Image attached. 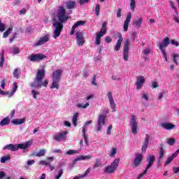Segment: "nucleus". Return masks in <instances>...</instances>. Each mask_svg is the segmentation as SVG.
Masks as SVG:
<instances>
[{"mask_svg": "<svg viewBox=\"0 0 179 179\" xmlns=\"http://www.w3.org/2000/svg\"><path fill=\"white\" fill-rule=\"evenodd\" d=\"M71 11L69 13H67L65 10V8L64 6H61L58 8L57 11V15L54 18V31H53V35L52 37L56 40V38H58L59 36H61V31H62V29L64 27V25H62V23L64 22H66L68 19H69V17L68 15H70Z\"/></svg>", "mask_w": 179, "mask_h": 179, "instance_id": "obj_1", "label": "nucleus"}, {"mask_svg": "<svg viewBox=\"0 0 179 179\" xmlns=\"http://www.w3.org/2000/svg\"><path fill=\"white\" fill-rule=\"evenodd\" d=\"M31 145H33V141H28L27 142H24L23 143H20V144L6 145L3 148V150H11V152H16V150H19V149H23L24 150H26V149H29V148H30Z\"/></svg>", "mask_w": 179, "mask_h": 179, "instance_id": "obj_2", "label": "nucleus"}, {"mask_svg": "<svg viewBox=\"0 0 179 179\" xmlns=\"http://www.w3.org/2000/svg\"><path fill=\"white\" fill-rule=\"evenodd\" d=\"M45 75V71H44V69L38 70L36 74V80L31 84V87H34V89L37 87H41L42 85L44 86V87H47L48 81L45 80L43 83V78H44Z\"/></svg>", "mask_w": 179, "mask_h": 179, "instance_id": "obj_3", "label": "nucleus"}, {"mask_svg": "<svg viewBox=\"0 0 179 179\" xmlns=\"http://www.w3.org/2000/svg\"><path fill=\"white\" fill-rule=\"evenodd\" d=\"M61 75H62V71L57 69L52 73V83L50 86V89H59V82H61Z\"/></svg>", "mask_w": 179, "mask_h": 179, "instance_id": "obj_4", "label": "nucleus"}, {"mask_svg": "<svg viewBox=\"0 0 179 179\" xmlns=\"http://www.w3.org/2000/svg\"><path fill=\"white\" fill-rule=\"evenodd\" d=\"M106 33H107V22H104L102 24V27L100 31H98L96 34V38L94 42L95 45H100V44H101V37H103Z\"/></svg>", "mask_w": 179, "mask_h": 179, "instance_id": "obj_5", "label": "nucleus"}, {"mask_svg": "<svg viewBox=\"0 0 179 179\" xmlns=\"http://www.w3.org/2000/svg\"><path fill=\"white\" fill-rule=\"evenodd\" d=\"M130 127L131 128V132L134 135L138 134V116L132 115L130 120Z\"/></svg>", "mask_w": 179, "mask_h": 179, "instance_id": "obj_6", "label": "nucleus"}, {"mask_svg": "<svg viewBox=\"0 0 179 179\" xmlns=\"http://www.w3.org/2000/svg\"><path fill=\"white\" fill-rule=\"evenodd\" d=\"M51 35L50 34H45L39 38V39L33 45V47H40V45H44L46 43L50 41Z\"/></svg>", "mask_w": 179, "mask_h": 179, "instance_id": "obj_7", "label": "nucleus"}, {"mask_svg": "<svg viewBox=\"0 0 179 179\" xmlns=\"http://www.w3.org/2000/svg\"><path fill=\"white\" fill-rule=\"evenodd\" d=\"M119 164L120 158H116L110 166H106L105 169V173H108L109 174L114 173V171H115V170H117V169L118 168Z\"/></svg>", "mask_w": 179, "mask_h": 179, "instance_id": "obj_8", "label": "nucleus"}, {"mask_svg": "<svg viewBox=\"0 0 179 179\" xmlns=\"http://www.w3.org/2000/svg\"><path fill=\"white\" fill-rule=\"evenodd\" d=\"M66 135H68V131H61L53 136V138L56 142H62V141H66Z\"/></svg>", "mask_w": 179, "mask_h": 179, "instance_id": "obj_9", "label": "nucleus"}, {"mask_svg": "<svg viewBox=\"0 0 179 179\" xmlns=\"http://www.w3.org/2000/svg\"><path fill=\"white\" fill-rule=\"evenodd\" d=\"M106 124V115L101 114L99 116L97 120V126L96 129L97 131H101V129Z\"/></svg>", "mask_w": 179, "mask_h": 179, "instance_id": "obj_10", "label": "nucleus"}, {"mask_svg": "<svg viewBox=\"0 0 179 179\" xmlns=\"http://www.w3.org/2000/svg\"><path fill=\"white\" fill-rule=\"evenodd\" d=\"M92 120H89L87 122H86L83 127V136L84 138V141L87 145V146H89V141H87V136L86 135V131H87V128L89 127V125H90V124H92Z\"/></svg>", "mask_w": 179, "mask_h": 179, "instance_id": "obj_11", "label": "nucleus"}, {"mask_svg": "<svg viewBox=\"0 0 179 179\" xmlns=\"http://www.w3.org/2000/svg\"><path fill=\"white\" fill-rule=\"evenodd\" d=\"M76 38L79 47H82L85 44V37H83V33L82 31H78L76 33Z\"/></svg>", "mask_w": 179, "mask_h": 179, "instance_id": "obj_12", "label": "nucleus"}, {"mask_svg": "<svg viewBox=\"0 0 179 179\" xmlns=\"http://www.w3.org/2000/svg\"><path fill=\"white\" fill-rule=\"evenodd\" d=\"M170 44V38L169 37H166L164 38L162 43H159L158 47L162 52H166V48L169 46Z\"/></svg>", "mask_w": 179, "mask_h": 179, "instance_id": "obj_13", "label": "nucleus"}, {"mask_svg": "<svg viewBox=\"0 0 179 179\" xmlns=\"http://www.w3.org/2000/svg\"><path fill=\"white\" fill-rule=\"evenodd\" d=\"M145 77L143 76H139L136 78V90H141L142 87H143V85L145 84Z\"/></svg>", "mask_w": 179, "mask_h": 179, "instance_id": "obj_14", "label": "nucleus"}, {"mask_svg": "<svg viewBox=\"0 0 179 179\" xmlns=\"http://www.w3.org/2000/svg\"><path fill=\"white\" fill-rule=\"evenodd\" d=\"M44 58H47L45 55L43 54L39 53V54H36V55H31L29 57L30 61L32 62H34L36 61H41V59H44Z\"/></svg>", "mask_w": 179, "mask_h": 179, "instance_id": "obj_15", "label": "nucleus"}, {"mask_svg": "<svg viewBox=\"0 0 179 179\" xmlns=\"http://www.w3.org/2000/svg\"><path fill=\"white\" fill-rule=\"evenodd\" d=\"M108 99L109 100L110 108H112V111L114 113L115 111V108H117V106L115 105V102L114 101V98L113 97V92H108Z\"/></svg>", "mask_w": 179, "mask_h": 179, "instance_id": "obj_16", "label": "nucleus"}, {"mask_svg": "<svg viewBox=\"0 0 179 179\" xmlns=\"http://www.w3.org/2000/svg\"><path fill=\"white\" fill-rule=\"evenodd\" d=\"M170 6L175 10V15H173V20L176 23L179 24V17H178V12L177 11V8L174 6V2L173 1H169Z\"/></svg>", "mask_w": 179, "mask_h": 179, "instance_id": "obj_17", "label": "nucleus"}, {"mask_svg": "<svg viewBox=\"0 0 179 179\" xmlns=\"http://www.w3.org/2000/svg\"><path fill=\"white\" fill-rule=\"evenodd\" d=\"M142 159H143V157L141 154L136 155V157L133 162V167H134V169H136V167H139L141 164V162H142Z\"/></svg>", "mask_w": 179, "mask_h": 179, "instance_id": "obj_18", "label": "nucleus"}, {"mask_svg": "<svg viewBox=\"0 0 179 179\" xmlns=\"http://www.w3.org/2000/svg\"><path fill=\"white\" fill-rule=\"evenodd\" d=\"M131 19H132V14L128 13L124 23V31H128V26H129V23H131Z\"/></svg>", "mask_w": 179, "mask_h": 179, "instance_id": "obj_19", "label": "nucleus"}, {"mask_svg": "<svg viewBox=\"0 0 179 179\" xmlns=\"http://www.w3.org/2000/svg\"><path fill=\"white\" fill-rule=\"evenodd\" d=\"M150 141V136L148 134L145 135L144 144L141 148L142 152H146L148 147L149 146V142Z\"/></svg>", "mask_w": 179, "mask_h": 179, "instance_id": "obj_20", "label": "nucleus"}, {"mask_svg": "<svg viewBox=\"0 0 179 179\" xmlns=\"http://www.w3.org/2000/svg\"><path fill=\"white\" fill-rule=\"evenodd\" d=\"M85 24H86L85 21L80 20L76 22V24L71 28V36L75 34V29H76V27H78V26H85Z\"/></svg>", "mask_w": 179, "mask_h": 179, "instance_id": "obj_21", "label": "nucleus"}, {"mask_svg": "<svg viewBox=\"0 0 179 179\" xmlns=\"http://www.w3.org/2000/svg\"><path fill=\"white\" fill-rule=\"evenodd\" d=\"M122 41H124V38H122V35H120L119 36V39L117 40L115 46L114 47V51H120Z\"/></svg>", "mask_w": 179, "mask_h": 179, "instance_id": "obj_22", "label": "nucleus"}, {"mask_svg": "<svg viewBox=\"0 0 179 179\" xmlns=\"http://www.w3.org/2000/svg\"><path fill=\"white\" fill-rule=\"evenodd\" d=\"M147 162H148V165L146 169L149 170L153 166V163H155V155H150L147 159Z\"/></svg>", "mask_w": 179, "mask_h": 179, "instance_id": "obj_23", "label": "nucleus"}, {"mask_svg": "<svg viewBox=\"0 0 179 179\" xmlns=\"http://www.w3.org/2000/svg\"><path fill=\"white\" fill-rule=\"evenodd\" d=\"M26 122V117H23L22 119H14L11 121V124L14 125H22V124H24Z\"/></svg>", "mask_w": 179, "mask_h": 179, "instance_id": "obj_24", "label": "nucleus"}, {"mask_svg": "<svg viewBox=\"0 0 179 179\" xmlns=\"http://www.w3.org/2000/svg\"><path fill=\"white\" fill-rule=\"evenodd\" d=\"M161 127L164 128V129H173V128H176V125L171 123H162Z\"/></svg>", "mask_w": 179, "mask_h": 179, "instance_id": "obj_25", "label": "nucleus"}, {"mask_svg": "<svg viewBox=\"0 0 179 179\" xmlns=\"http://www.w3.org/2000/svg\"><path fill=\"white\" fill-rule=\"evenodd\" d=\"M76 3H75V1L70 0L69 1L66 2V6L67 8V9H73V8H75Z\"/></svg>", "mask_w": 179, "mask_h": 179, "instance_id": "obj_26", "label": "nucleus"}, {"mask_svg": "<svg viewBox=\"0 0 179 179\" xmlns=\"http://www.w3.org/2000/svg\"><path fill=\"white\" fill-rule=\"evenodd\" d=\"M13 31V26H10L7 31H6L3 34V38H6V37H8V36H9V34H10V33H12V31Z\"/></svg>", "mask_w": 179, "mask_h": 179, "instance_id": "obj_27", "label": "nucleus"}, {"mask_svg": "<svg viewBox=\"0 0 179 179\" xmlns=\"http://www.w3.org/2000/svg\"><path fill=\"white\" fill-rule=\"evenodd\" d=\"M129 58V50L123 49V59L124 61H128Z\"/></svg>", "mask_w": 179, "mask_h": 179, "instance_id": "obj_28", "label": "nucleus"}, {"mask_svg": "<svg viewBox=\"0 0 179 179\" xmlns=\"http://www.w3.org/2000/svg\"><path fill=\"white\" fill-rule=\"evenodd\" d=\"M10 122V120H9L8 117H6L1 121L0 125L1 127H5V125H8Z\"/></svg>", "mask_w": 179, "mask_h": 179, "instance_id": "obj_29", "label": "nucleus"}, {"mask_svg": "<svg viewBox=\"0 0 179 179\" xmlns=\"http://www.w3.org/2000/svg\"><path fill=\"white\" fill-rule=\"evenodd\" d=\"M79 117V113H76L72 118V122H73V124L74 125V127H76V125H78V117Z\"/></svg>", "mask_w": 179, "mask_h": 179, "instance_id": "obj_30", "label": "nucleus"}, {"mask_svg": "<svg viewBox=\"0 0 179 179\" xmlns=\"http://www.w3.org/2000/svg\"><path fill=\"white\" fill-rule=\"evenodd\" d=\"M79 117V113H76L72 118V122H73V124L74 125V127H76V125H78V117Z\"/></svg>", "mask_w": 179, "mask_h": 179, "instance_id": "obj_31", "label": "nucleus"}, {"mask_svg": "<svg viewBox=\"0 0 179 179\" xmlns=\"http://www.w3.org/2000/svg\"><path fill=\"white\" fill-rule=\"evenodd\" d=\"M172 57H173V63L176 64V65H178V59H179L178 53H173L172 55Z\"/></svg>", "mask_w": 179, "mask_h": 179, "instance_id": "obj_32", "label": "nucleus"}, {"mask_svg": "<svg viewBox=\"0 0 179 179\" xmlns=\"http://www.w3.org/2000/svg\"><path fill=\"white\" fill-rule=\"evenodd\" d=\"M5 52L2 51L0 54V58H1V61H0V66L1 68H2L3 66V62H5Z\"/></svg>", "mask_w": 179, "mask_h": 179, "instance_id": "obj_33", "label": "nucleus"}, {"mask_svg": "<svg viewBox=\"0 0 179 179\" xmlns=\"http://www.w3.org/2000/svg\"><path fill=\"white\" fill-rule=\"evenodd\" d=\"M47 160L48 162H50L49 165H48V166H49L50 171H52V170H54L55 167L52 165H51V163H52V162H54V157H48Z\"/></svg>", "mask_w": 179, "mask_h": 179, "instance_id": "obj_34", "label": "nucleus"}, {"mask_svg": "<svg viewBox=\"0 0 179 179\" xmlns=\"http://www.w3.org/2000/svg\"><path fill=\"white\" fill-rule=\"evenodd\" d=\"M143 19L142 18H138V20H136L134 21V24H136V27H137V29H140L141 26L142 25V22H143Z\"/></svg>", "mask_w": 179, "mask_h": 179, "instance_id": "obj_35", "label": "nucleus"}, {"mask_svg": "<svg viewBox=\"0 0 179 179\" xmlns=\"http://www.w3.org/2000/svg\"><path fill=\"white\" fill-rule=\"evenodd\" d=\"M101 166V159H96L95 162L94 164V169H97Z\"/></svg>", "mask_w": 179, "mask_h": 179, "instance_id": "obj_36", "label": "nucleus"}, {"mask_svg": "<svg viewBox=\"0 0 179 179\" xmlns=\"http://www.w3.org/2000/svg\"><path fill=\"white\" fill-rule=\"evenodd\" d=\"M90 103L89 102H87L85 104L83 103H78L76 105L77 108H87L89 107Z\"/></svg>", "mask_w": 179, "mask_h": 179, "instance_id": "obj_37", "label": "nucleus"}, {"mask_svg": "<svg viewBox=\"0 0 179 179\" xmlns=\"http://www.w3.org/2000/svg\"><path fill=\"white\" fill-rule=\"evenodd\" d=\"M117 155V148H113L110 150V152L109 153L110 157H114Z\"/></svg>", "mask_w": 179, "mask_h": 179, "instance_id": "obj_38", "label": "nucleus"}, {"mask_svg": "<svg viewBox=\"0 0 179 179\" xmlns=\"http://www.w3.org/2000/svg\"><path fill=\"white\" fill-rule=\"evenodd\" d=\"M79 154V150H69L66 152V155L71 156V155H78Z\"/></svg>", "mask_w": 179, "mask_h": 179, "instance_id": "obj_39", "label": "nucleus"}, {"mask_svg": "<svg viewBox=\"0 0 179 179\" xmlns=\"http://www.w3.org/2000/svg\"><path fill=\"white\" fill-rule=\"evenodd\" d=\"M19 52H20L19 48L13 47L11 48V54H13V55H16V54H19Z\"/></svg>", "mask_w": 179, "mask_h": 179, "instance_id": "obj_40", "label": "nucleus"}, {"mask_svg": "<svg viewBox=\"0 0 179 179\" xmlns=\"http://www.w3.org/2000/svg\"><path fill=\"white\" fill-rule=\"evenodd\" d=\"M83 160V155H80L79 157H76L73 162V164H76L78 162H82Z\"/></svg>", "mask_w": 179, "mask_h": 179, "instance_id": "obj_41", "label": "nucleus"}, {"mask_svg": "<svg viewBox=\"0 0 179 179\" xmlns=\"http://www.w3.org/2000/svg\"><path fill=\"white\" fill-rule=\"evenodd\" d=\"M45 155V150H41L39 152L35 154L37 157H41V156H44Z\"/></svg>", "mask_w": 179, "mask_h": 179, "instance_id": "obj_42", "label": "nucleus"}, {"mask_svg": "<svg viewBox=\"0 0 179 179\" xmlns=\"http://www.w3.org/2000/svg\"><path fill=\"white\" fill-rule=\"evenodd\" d=\"M164 156V150H163V146H161L159 152V159H162Z\"/></svg>", "mask_w": 179, "mask_h": 179, "instance_id": "obj_43", "label": "nucleus"}, {"mask_svg": "<svg viewBox=\"0 0 179 179\" xmlns=\"http://www.w3.org/2000/svg\"><path fill=\"white\" fill-rule=\"evenodd\" d=\"M10 159V156H5L1 158V163H5L6 162H8Z\"/></svg>", "mask_w": 179, "mask_h": 179, "instance_id": "obj_44", "label": "nucleus"}, {"mask_svg": "<svg viewBox=\"0 0 179 179\" xmlns=\"http://www.w3.org/2000/svg\"><path fill=\"white\" fill-rule=\"evenodd\" d=\"M95 15L99 16L100 15V5L96 4L95 6Z\"/></svg>", "mask_w": 179, "mask_h": 179, "instance_id": "obj_45", "label": "nucleus"}, {"mask_svg": "<svg viewBox=\"0 0 179 179\" xmlns=\"http://www.w3.org/2000/svg\"><path fill=\"white\" fill-rule=\"evenodd\" d=\"M50 161H44V160H41L39 162V164H41V166H48L50 165Z\"/></svg>", "mask_w": 179, "mask_h": 179, "instance_id": "obj_46", "label": "nucleus"}, {"mask_svg": "<svg viewBox=\"0 0 179 179\" xmlns=\"http://www.w3.org/2000/svg\"><path fill=\"white\" fill-rule=\"evenodd\" d=\"M40 94V92L38 91H36L34 90H32V96L34 99H37V96Z\"/></svg>", "mask_w": 179, "mask_h": 179, "instance_id": "obj_47", "label": "nucleus"}, {"mask_svg": "<svg viewBox=\"0 0 179 179\" xmlns=\"http://www.w3.org/2000/svg\"><path fill=\"white\" fill-rule=\"evenodd\" d=\"M123 50H129V40L125 41Z\"/></svg>", "mask_w": 179, "mask_h": 179, "instance_id": "obj_48", "label": "nucleus"}, {"mask_svg": "<svg viewBox=\"0 0 179 179\" xmlns=\"http://www.w3.org/2000/svg\"><path fill=\"white\" fill-rule=\"evenodd\" d=\"M130 9L131 10H135V0H131Z\"/></svg>", "mask_w": 179, "mask_h": 179, "instance_id": "obj_49", "label": "nucleus"}, {"mask_svg": "<svg viewBox=\"0 0 179 179\" xmlns=\"http://www.w3.org/2000/svg\"><path fill=\"white\" fill-rule=\"evenodd\" d=\"M148 169H145V171L143 173H140L138 176L137 178L138 179L142 178V177H143L148 173Z\"/></svg>", "mask_w": 179, "mask_h": 179, "instance_id": "obj_50", "label": "nucleus"}, {"mask_svg": "<svg viewBox=\"0 0 179 179\" xmlns=\"http://www.w3.org/2000/svg\"><path fill=\"white\" fill-rule=\"evenodd\" d=\"M90 170L91 169L90 168H88L86 171L85 172V173L83 175H81L80 176V177L83 178H85V177H87V174H89V173H90Z\"/></svg>", "mask_w": 179, "mask_h": 179, "instance_id": "obj_51", "label": "nucleus"}, {"mask_svg": "<svg viewBox=\"0 0 179 179\" xmlns=\"http://www.w3.org/2000/svg\"><path fill=\"white\" fill-rule=\"evenodd\" d=\"M6 27L5 26V24L2 23V22L0 20V31H5V29Z\"/></svg>", "mask_w": 179, "mask_h": 179, "instance_id": "obj_52", "label": "nucleus"}, {"mask_svg": "<svg viewBox=\"0 0 179 179\" xmlns=\"http://www.w3.org/2000/svg\"><path fill=\"white\" fill-rule=\"evenodd\" d=\"M64 173V171L62 169L59 170L58 172V175L55 176V179H59L61 178V176Z\"/></svg>", "mask_w": 179, "mask_h": 179, "instance_id": "obj_53", "label": "nucleus"}, {"mask_svg": "<svg viewBox=\"0 0 179 179\" xmlns=\"http://www.w3.org/2000/svg\"><path fill=\"white\" fill-rule=\"evenodd\" d=\"M142 99H143L145 101H149V95L147 93H143L142 96Z\"/></svg>", "mask_w": 179, "mask_h": 179, "instance_id": "obj_54", "label": "nucleus"}, {"mask_svg": "<svg viewBox=\"0 0 179 179\" xmlns=\"http://www.w3.org/2000/svg\"><path fill=\"white\" fill-rule=\"evenodd\" d=\"M6 85V80L3 79L1 83V87L3 89V90L5 89V86Z\"/></svg>", "mask_w": 179, "mask_h": 179, "instance_id": "obj_55", "label": "nucleus"}, {"mask_svg": "<svg viewBox=\"0 0 179 179\" xmlns=\"http://www.w3.org/2000/svg\"><path fill=\"white\" fill-rule=\"evenodd\" d=\"M111 129H113V125L110 124L108 127V129H107V131H106L107 135H110L111 134Z\"/></svg>", "mask_w": 179, "mask_h": 179, "instance_id": "obj_56", "label": "nucleus"}, {"mask_svg": "<svg viewBox=\"0 0 179 179\" xmlns=\"http://www.w3.org/2000/svg\"><path fill=\"white\" fill-rule=\"evenodd\" d=\"M16 90H17V83H14L13 85L12 92H13V93H16Z\"/></svg>", "mask_w": 179, "mask_h": 179, "instance_id": "obj_57", "label": "nucleus"}, {"mask_svg": "<svg viewBox=\"0 0 179 179\" xmlns=\"http://www.w3.org/2000/svg\"><path fill=\"white\" fill-rule=\"evenodd\" d=\"M13 75L15 78H19V69H15L14 72H13Z\"/></svg>", "mask_w": 179, "mask_h": 179, "instance_id": "obj_58", "label": "nucleus"}, {"mask_svg": "<svg viewBox=\"0 0 179 179\" xmlns=\"http://www.w3.org/2000/svg\"><path fill=\"white\" fill-rule=\"evenodd\" d=\"M83 160H90L92 155H83Z\"/></svg>", "mask_w": 179, "mask_h": 179, "instance_id": "obj_59", "label": "nucleus"}, {"mask_svg": "<svg viewBox=\"0 0 179 179\" xmlns=\"http://www.w3.org/2000/svg\"><path fill=\"white\" fill-rule=\"evenodd\" d=\"M152 89H156V87H159V85L157 84V82H156V81L152 82Z\"/></svg>", "mask_w": 179, "mask_h": 179, "instance_id": "obj_60", "label": "nucleus"}, {"mask_svg": "<svg viewBox=\"0 0 179 179\" xmlns=\"http://www.w3.org/2000/svg\"><path fill=\"white\" fill-rule=\"evenodd\" d=\"M171 44H172V45H175L176 47H178L179 45L178 42L176 41L175 40H171Z\"/></svg>", "mask_w": 179, "mask_h": 179, "instance_id": "obj_61", "label": "nucleus"}, {"mask_svg": "<svg viewBox=\"0 0 179 179\" xmlns=\"http://www.w3.org/2000/svg\"><path fill=\"white\" fill-rule=\"evenodd\" d=\"M174 142H176V140H174V138H169L168 140L169 145H174Z\"/></svg>", "mask_w": 179, "mask_h": 179, "instance_id": "obj_62", "label": "nucleus"}, {"mask_svg": "<svg viewBox=\"0 0 179 179\" xmlns=\"http://www.w3.org/2000/svg\"><path fill=\"white\" fill-rule=\"evenodd\" d=\"M106 43H110L111 41H113V39L110 36H106L105 38Z\"/></svg>", "mask_w": 179, "mask_h": 179, "instance_id": "obj_63", "label": "nucleus"}, {"mask_svg": "<svg viewBox=\"0 0 179 179\" xmlns=\"http://www.w3.org/2000/svg\"><path fill=\"white\" fill-rule=\"evenodd\" d=\"M90 0H79L80 5H85V3H87Z\"/></svg>", "mask_w": 179, "mask_h": 179, "instance_id": "obj_64", "label": "nucleus"}]
</instances>
